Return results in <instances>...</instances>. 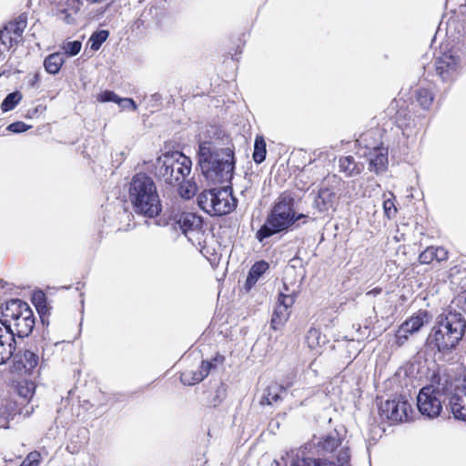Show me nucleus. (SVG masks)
<instances>
[{
  "instance_id": "26",
  "label": "nucleus",
  "mask_w": 466,
  "mask_h": 466,
  "mask_svg": "<svg viewBox=\"0 0 466 466\" xmlns=\"http://www.w3.org/2000/svg\"><path fill=\"white\" fill-rule=\"evenodd\" d=\"M61 54L66 56L72 57L78 55L82 49V43L78 40H65L60 44Z\"/></svg>"
},
{
  "instance_id": "19",
  "label": "nucleus",
  "mask_w": 466,
  "mask_h": 466,
  "mask_svg": "<svg viewBox=\"0 0 466 466\" xmlns=\"http://www.w3.org/2000/svg\"><path fill=\"white\" fill-rule=\"evenodd\" d=\"M66 62L64 55L60 52H54L44 59L43 66L46 73L57 75Z\"/></svg>"
},
{
  "instance_id": "40",
  "label": "nucleus",
  "mask_w": 466,
  "mask_h": 466,
  "mask_svg": "<svg viewBox=\"0 0 466 466\" xmlns=\"http://www.w3.org/2000/svg\"><path fill=\"white\" fill-rule=\"evenodd\" d=\"M29 127H30V126L26 125L25 123L18 121V122L10 124L7 127V129L13 133H22V132L28 130Z\"/></svg>"
},
{
  "instance_id": "38",
  "label": "nucleus",
  "mask_w": 466,
  "mask_h": 466,
  "mask_svg": "<svg viewBox=\"0 0 466 466\" xmlns=\"http://www.w3.org/2000/svg\"><path fill=\"white\" fill-rule=\"evenodd\" d=\"M418 100L423 107H428L433 100V96L428 90H420L418 93Z\"/></svg>"
},
{
  "instance_id": "29",
  "label": "nucleus",
  "mask_w": 466,
  "mask_h": 466,
  "mask_svg": "<svg viewBox=\"0 0 466 466\" xmlns=\"http://www.w3.org/2000/svg\"><path fill=\"white\" fill-rule=\"evenodd\" d=\"M108 35L109 34L106 30H100L93 33L88 40L90 48L94 51H97L102 44L107 39Z\"/></svg>"
},
{
  "instance_id": "13",
  "label": "nucleus",
  "mask_w": 466,
  "mask_h": 466,
  "mask_svg": "<svg viewBox=\"0 0 466 466\" xmlns=\"http://www.w3.org/2000/svg\"><path fill=\"white\" fill-rule=\"evenodd\" d=\"M26 27L25 20L10 22L0 31V40L6 48L16 46L21 40Z\"/></svg>"
},
{
  "instance_id": "6",
  "label": "nucleus",
  "mask_w": 466,
  "mask_h": 466,
  "mask_svg": "<svg viewBox=\"0 0 466 466\" xmlns=\"http://www.w3.org/2000/svg\"><path fill=\"white\" fill-rule=\"evenodd\" d=\"M304 215L295 217L289 198H281L273 208L265 224L257 232V238L262 241L274 234H277L291 226Z\"/></svg>"
},
{
  "instance_id": "20",
  "label": "nucleus",
  "mask_w": 466,
  "mask_h": 466,
  "mask_svg": "<svg viewBox=\"0 0 466 466\" xmlns=\"http://www.w3.org/2000/svg\"><path fill=\"white\" fill-rule=\"evenodd\" d=\"M306 343L310 350L320 354L322 347L327 343V339L319 329H310L306 336Z\"/></svg>"
},
{
  "instance_id": "3",
  "label": "nucleus",
  "mask_w": 466,
  "mask_h": 466,
  "mask_svg": "<svg viewBox=\"0 0 466 466\" xmlns=\"http://www.w3.org/2000/svg\"><path fill=\"white\" fill-rule=\"evenodd\" d=\"M129 198L135 211L154 218L161 211V203L153 180L146 175L133 177L129 187Z\"/></svg>"
},
{
  "instance_id": "35",
  "label": "nucleus",
  "mask_w": 466,
  "mask_h": 466,
  "mask_svg": "<svg viewBox=\"0 0 466 466\" xmlns=\"http://www.w3.org/2000/svg\"><path fill=\"white\" fill-rule=\"evenodd\" d=\"M118 96L110 90H104L97 94L96 96V101L99 103H107V102H114L117 103Z\"/></svg>"
},
{
  "instance_id": "17",
  "label": "nucleus",
  "mask_w": 466,
  "mask_h": 466,
  "mask_svg": "<svg viewBox=\"0 0 466 466\" xmlns=\"http://www.w3.org/2000/svg\"><path fill=\"white\" fill-rule=\"evenodd\" d=\"M449 252L442 247H429L422 251L419 256L420 264H430L436 260L438 262L445 261L448 259Z\"/></svg>"
},
{
  "instance_id": "25",
  "label": "nucleus",
  "mask_w": 466,
  "mask_h": 466,
  "mask_svg": "<svg viewBox=\"0 0 466 466\" xmlns=\"http://www.w3.org/2000/svg\"><path fill=\"white\" fill-rule=\"evenodd\" d=\"M266 155H267L266 141L262 136H257L255 137V141H254V151H253V155H252L253 160L257 164H260L265 160Z\"/></svg>"
},
{
  "instance_id": "18",
  "label": "nucleus",
  "mask_w": 466,
  "mask_h": 466,
  "mask_svg": "<svg viewBox=\"0 0 466 466\" xmlns=\"http://www.w3.org/2000/svg\"><path fill=\"white\" fill-rule=\"evenodd\" d=\"M460 59L459 57L453 56L451 55H444L441 56L437 64L436 70L439 75L443 78H447L451 73L455 72L459 66Z\"/></svg>"
},
{
  "instance_id": "39",
  "label": "nucleus",
  "mask_w": 466,
  "mask_h": 466,
  "mask_svg": "<svg viewBox=\"0 0 466 466\" xmlns=\"http://www.w3.org/2000/svg\"><path fill=\"white\" fill-rule=\"evenodd\" d=\"M40 454L36 451L30 452L20 466H38Z\"/></svg>"
},
{
  "instance_id": "32",
  "label": "nucleus",
  "mask_w": 466,
  "mask_h": 466,
  "mask_svg": "<svg viewBox=\"0 0 466 466\" xmlns=\"http://www.w3.org/2000/svg\"><path fill=\"white\" fill-rule=\"evenodd\" d=\"M282 392V389L279 385H270L268 387L267 391L263 397V400L271 405L277 402L280 399V393Z\"/></svg>"
},
{
  "instance_id": "7",
  "label": "nucleus",
  "mask_w": 466,
  "mask_h": 466,
  "mask_svg": "<svg viewBox=\"0 0 466 466\" xmlns=\"http://www.w3.org/2000/svg\"><path fill=\"white\" fill-rule=\"evenodd\" d=\"M198 204L201 209L210 216H224L236 208V199L228 187L204 190L198 197Z\"/></svg>"
},
{
  "instance_id": "36",
  "label": "nucleus",
  "mask_w": 466,
  "mask_h": 466,
  "mask_svg": "<svg viewBox=\"0 0 466 466\" xmlns=\"http://www.w3.org/2000/svg\"><path fill=\"white\" fill-rule=\"evenodd\" d=\"M295 297L292 294H284L280 293L278 306L286 308L287 310H289L292 305L294 304Z\"/></svg>"
},
{
  "instance_id": "34",
  "label": "nucleus",
  "mask_w": 466,
  "mask_h": 466,
  "mask_svg": "<svg viewBox=\"0 0 466 466\" xmlns=\"http://www.w3.org/2000/svg\"><path fill=\"white\" fill-rule=\"evenodd\" d=\"M76 14V8L72 7L69 9H59L57 11V17L66 24H72L75 21L74 15Z\"/></svg>"
},
{
  "instance_id": "43",
  "label": "nucleus",
  "mask_w": 466,
  "mask_h": 466,
  "mask_svg": "<svg viewBox=\"0 0 466 466\" xmlns=\"http://www.w3.org/2000/svg\"><path fill=\"white\" fill-rule=\"evenodd\" d=\"M371 292L379 293V292H380V290H372Z\"/></svg>"
},
{
  "instance_id": "28",
  "label": "nucleus",
  "mask_w": 466,
  "mask_h": 466,
  "mask_svg": "<svg viewBox=\"0 0 466 466\" xmlns=\"http://www.w3.org/2000/svg\"><path fill=\"white\" fill-rule=\"evenodd\" d=\"M339 443L340 441L336 434H329L319 441L318 445L319 451L332 452L339 447Z\"/></svg>"
},
{
  "instance_id": "9",
  "label": "nucleus",
  "mask_w": 466,
  "mask_h": 466,
  "mask_svg": "<svg viewBox=\"0 0 466 466\" xmlns=\"http://www.w3.org/2000/svg\"><path fill=\"white\" fill-rule=\"evenodd\" d=\"M380 412L381 416L393 422H402L411 418L413 410L405 397L395 396L380 404Z\"/></svg>"
},
{
  "instance_id": "16",
  "label": "nucleus",
  "mask_w": 466,
  "mask_h": 466,
  "mask_svg": "<svg viewBox=\"0 0 466 466\" xmlns=\"http://www.w3.org/2000/svg\"><path fill=\"white\" fill-rule=\"evenodd\" d=\"M388 148L384 147H375L370 156V170L376 174H381L388 168Z\"/></svg>"
},
{
  "instance_id": "11",
  "label": "nucleus",
  "mask_w": 466,
  "mask_h": 466,
  "mask_svg": "<svg viewBox=\"0 0 466 466\" xmlns=\"http://www.w3.org/2000/svg\"><path fill=\"white\" fill-rule=\"evenodd\" d=\"M430 321L427 311L419 310L414 315L406 319L395 333V341L399 346L403 345L410 335L420 330V329Z\"/></svg>"
},
{
  "instance_id": "42",
  "label": "nucleus",
  "mask_w": 466,
  "mask_h": 466,
  "mask_svg": "<svg viewBox=\"0 0 466 466\" xmlns=\"http://www.w3.org/2000/svg\"><path fill=\"white\" fill-rule=\"evenodd\" d=\"M331 193L328 189H323L319 192V198L325 200L326 198L331 197Z\"/></svg>"
},
{
  "instance_id": "14",
  "label": "nucleus",
  "mask_w": 466,
  "mask_h": 466,
  "mask_svg": "<svg viewBox=\"0 0 466 466\" xmlns=\"http://www.w3.org/2000/svg\"><path fill=\"white\" fill-rule=\"evenodd\" d=\"M15 350V335L3 323H0V365L12 357Z\"/></svg>"
},
{
  "instance_id": "41",
  "label": "nucleus",
  "mask_w": 466,
  "mask_h": 466,
  "mask_svg": "<svg viewBox=\"0 0 466 466\" xmlns=\"http://www.w3.org/2000/svg\"><path fill=\"white\" fill-rule=\"evenodd\" d=\"M383 208L388 218H391L396 214V208L394 202L391 199H386L383 202Z\"/></svg>"
},
{
  "instance_id": "22",
  "label": "nucleus",
  "mask_w": 466,
  "mask_h": 466,
  "mask_svg": "<svg viewBox=\"0 0 466 466\" xmlns=\"http://www.w3.org/2000/svg\"><path fill=\"white\" fill-rule=\"evenodd\" d=\"M290 315V310H287L286 308L278 306L274 309L272 319H271V327L275 330L281 329L284 324L288 321Z\"/></svg>"
},
{
  "instance_id": "23",
  "label": "nucleus",
  "mask_w": 466,
  "mask_h": 466,
  "mask_svg": "<svg viewBox=\"0 0 466 466\" xmlns=\"http://www.w3.org/2000/svg\"><path fill=\"white\" fill-rule=\"evenodd\" d=\"M15 391L23 402L29 400L35 392V384L32 381L22 380L16 382Z\"/></svg>"
},
{
  "instance_id": "37",
  "label": "nucleus",
  "mask_w": 466,
  "mask_h": 466,
  "mask_svg": "<svg viewBox=\"0 0 466 466\" xmlns=\"http://www.w3.org/2000/svg\"><path fill=\"white\" fill-rule=\"evenodd\" d=\"M116 104L122 110L136 111L137 109V106L132 98L119 96Z\"/></svg>"
},
{
  "instance_id": "10",
  "label": "nucleus",
  "mask_w": 466,
  "mask_h": 466,
  "mask_svg": "<svg viewBox=\"0 0 466 466\" xmlns=\"http://www.w3.org/2000/svg\"><path fill=\"white\" fill-rule=\"evenodd\" d=\"M176 223L193 245H200L204 238V224L200 216L193 212H181L176 217Z\"/></svg>"
},
{
  "instance_id": "21",
  "label": "nucleus",
  "mask_w": 466,
  "mask_h": 466,
  "mask_svg": "<svg viewBox=\"0 0 466 466\" xmlns=\"http://www.w3.org/2000/svg\"><path fill=\"white\" fill-rule=\"evenodd\" d=\"M339 171L346 177H352L360 173L361 168L355 163L352 157H343L339 158Z\"/></svg>"
},
{
  "instance_id": "27",
  "label": "nucleus",
  "mask_w": 466,
  "mask_h": 466,
  "mask_svg": "<svg viewBox=\"0 0 466 466\" xmlns=\"http://www.w3.org/2000/svg\"><path fill=\"white\" fill-rule=\"evenodd\" d=\"M268 268V264L265 261H258L256 262L252 268H250V271L248 273V276L247 278V284L248 286L254 285L258 278L265 273Z\"/></svg>"
},
{
  "instance_id": "2",
  "label": "nucleus",
  "mask_w": 466,
  "mask_h": 466,
  "mask_svg": "<svg viewBox=\"0 0 466 466\" xmlns=\"http://www.w3.org/2000/svg\"><path fill=\"white\" fill-rule=\"evenodd\" d=\"M465 329L466 320L461 313L449 311L441 314L432 328L431 342L439 351H451L462 339Z\"/></svg>"
},
{
  "instance_id": "30",
  "label": "nucleus",
  "mask_w": 466,
  "mask_h": 466,
  "mask_svg": "<svg viewBox=\"0 0 466 466\" xmlns=\"http://www.w3.org/2000/svg\"><path fill=\"white\" fill-rule=\"evenodd\" d=\"M179 185V195L185 199L192 198L197 191L198 187L195 182L191 180L182 181Z\"/></svg>"
},
{
  "instance_id": "33",
  "label": "nucleus",
  "mask_w": 466,
  "mask_h": 466,
  "mask_svg": "<svg viewBox=\"0 0 466 466\" xmlns=\"http://www.w3.org/2000/svg\"><path fill=\"white\" fill-rule=\"evenodd\" d=\"M292 466H335L333 463L326 460L302 458L298 459Z\"/></svg>"
},
{
  "instance_id": "31",
  "label": "nucleus",
  "mask_w": 466,
  "mask_h": 466,
  "mask_svg": "<svg viewBox=\"0 0 466 466\" xmlns=\"http://www.w3.org/2000/svg\"><path fill=\"white\" fill-rule=\"evenodd\" d=\"M22 95L20 92H13L4 99L1 104V109L4 112H8L15 107V106L21 101Z\"/></svg>"
},
{
  "instance_id": "24",
  "label": "nucleus",
  "mask_w": 466,
  "mask_h": 466,
  "mask_svg": "<svg viewBox=\"0 0 466 466\" xmlns=\"http://www.w3.org/2000/svg\"><path fill=\"white\" fill-rule=\"evenodd\" d=\"M18 364L25 372H31L38 365V356L31 350H25L19 357Z\"/></svg>"
},
{
  "instance_id": "1",
  "label": "nucleus",
  "mask_w": 466,
  "mask_h": 466,
  "mask_svg": "<svg viewBox=\"0 0 466 466\" xmlns=\"http://www.w3.org/2000/svg\"><path fill=\"white\" fill-rule=\"evenodd\" d=\"M198 160L203 176L212 183L231 180L234 172V155L229 148L218 149L215 142L200 136Z\"/></svg>"
},
{
  "instance_id": "12",
  "label": "nucleus",
  "mask_w": 466,
  "mask_h": 466,
  "mask_svg": "<svg viewBox=\"0 0 466 466\" xmlns=\"http://www.w3.org/2000/svg\"><path fill=\"white\" fill-rule=\"evenodd\" d=\"M224 361L222 356H216L211 361H202L196 370H187L180 375V380L183 384L192 386L202 381L210 372L211 369L217 367Z\"/></svg>"
},
{
  "instance_id": "15",
  "label": "nucleus",
  "mask_w": 466,
  "mask_h": 466,
  "mask_svg": "<svg viewBox=\"0 0 466 466\" xmlns=\"http://www.w3.org/2000/svg\"><path fill=\"white\" fill-rule=\"evenodd\" d=\"M449 407L456 420L466 421V388L455 390L450 398Z\"/></svg>"
},
{
  "instance_id": "4",
  "label": "nucleus",
  "mask_w": 466,
  "mask_h": 466,
  "mask_svg": "<svg viewBox=\"0 0 466 466\" xmlns=\"http://www.w3.org/2000/svg\"><path fill=\"white\" fill-rule=\"evenodd\" d=\"M192 162L183 153L168 152L157 157L155 173L169 185L180 184L191 172Z\"/></svg>"
},
{
  "instance_id": "5",
  "label": "nucleus",
  "mask_w": 466,
  "mask_h": 466,
  "mask_svg": "<svg viewBox=\"0 0 466 466\" xmlns=\"http://www.w3.org/2000/svg\"><path fill=\"white\" fill-rule=\"evenodd\" d=\"M3 323L15 335L28 336L35 326V317L30 306L20 299L6 302L3 309Z\"/></svg>"
},
{
  "instance_id": "8",
  "label": "nucleus",
  "mask_w": 466,
  "mask_h": 466,
  "mask_svg": "<svg viewBox=\"0 0 466 466\" xmlns=\"http://www.w3.org/2000/svg\"><path fill=\"white\" fill-rule=\"evenodd\" d=\"M444 400V387L428 385L421 388L417 395V408L423 417L433 420L442 412Z\"/></svg>"
}]
</instances>
